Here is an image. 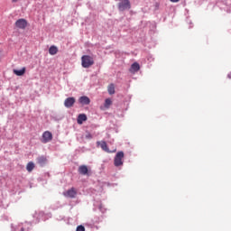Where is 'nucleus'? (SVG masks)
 Returning a JSON list of instances; mask_svg holds the SVG:
<instances>
[{"label":"nucleus","mask_w":231,"mask_h":231,"mask_svg":"<svg viewBox=\"0 0 231 231\" xmlns=\"http://www.w3.org/2000/svg\"><path fill=\"white\" fill-rule=\"evenodd\" d=\"M95 64V60L89 55H83L81 57L82 68H91Z\"/></svg>","instance_id":"f257e3e1"},{"label":"nucleus","mask_w":231,"mask_h":231,"mask_svg":"<svg viewBox=\"0 0 231 231\" xmlns=\"http://www.w3.org/2000/svg\"><path fill=\"white\" fill-rule=\"evenodd\" d=\"M124 152H118L116 154V157L114 159V165L116 167H120L122 165H124Z\"/></svg>","instance_id":"f03ea898"},{"label":"nucleus","mask_w":231,"mask_h":231,"mask_svg":"<svg viewBox=\"0 0 231 231\" xmlns=\"http://www.w3.org/2000/svg\"><path fill=\"white\" fill-rule=\"evenodd\" d=\"M131 8V2L129 0H121L118 4V9L120 12H124L125 10H129Z\"/></svg>","instance_id":"7ed1b4c3"},{"label":"nucleus","mask_w":231,"mask_h":231,"mask_svg":"<svg viewBox=\"0 0 231 231\" xmlns=\"http://www.w3.org/2000/svg\"><path fill=\"white\" fill-rule=\"evenodd\" d=\"M53 140V134L50 131H45L42 134V143H48V142H51Z\"/></svg>","instance_id":"20e7f679"},{"label":"nucleus","mask_w":231,"mask_h":231,"mask_svg":"<svg viewBox=\"0 0 231 231\" xmlns=\"http://www.w3.org/2000/svg\"><path fill=\"white\" fill-rule=\"evenodd\" d=\"M15 26L20 30H24L28 26V22L24 19H19L15 22Z\"/></svg>","instance_id":"39448f33"},{"label":"nucleus","mask_w":231,"mask_h":231,"mask_svg":"<svg viewBox=\"0 0 231 231\" xmlns=\"http://www.w3.org/2000/svg\"><path fill=\"white\" fill-rule=\"evenodd\" d=\"M47 162H48V158H46V156L44 155L39 156L36 159V163H38V165H40L41 167H44Z\"/></svg>","instance_id":"423d86ee"},{"label":"nucleus","mask_w":231,"mask_h":231,"mask_svg":"<svg viewBox=\"0 0 231 231\" xmlns=\"http://www.w3.org/2000/svg\"><path fill=\"white\" fill-rule=\"evenodd\" d=\"M63 196H65V198H75V196H77V190L75 189V188H71L70 189L63 192Z\"/></svg>","instance_id":"0eeeda50"},{"label":"nucleus","mask_w":231,"mask_h":231,"mask_svg":"<svg viewBox=\"0 0 231 231\" xmlns=\"http://www.w3.org/2000/svg\"><path fill=\"white\" fill-rule=\"evenodd\" d=\"M75 102H76L75 97H68L64 101V106L65 107H68V108L73 107V106H75Z\"/></svg>","instance_id":"6e6552de"},{"label":"nucleus","mask_w":231,"mask_h":231,"mask_svg":"<svg viewBox=\"0 0 231 231\" xmlns=\"http://www.w3.org/2000/svg\"><path fill=\"white\" fill-rule=\"evenodd\" d=\"M79 102L82 106H89V104H91V99H89V97L87 96H82L79 97Z\"/></svg>","instance_id":"1a4fd4ad"},{"label":"nucleus","mask_w":231,"mask_h":231,"mask_svg":"<svg viewBox=\"0 0 231 231\" xmlns=\"http://www.w3.org/2000/svg\"><path fill=\"white\" fill-rule=\"evenodd\" d=\"M97 144L100 145L102 151H105V152H111V151H109V147H107V143H106V141H97Z\"/></svg>","instance_id":"9d476101"},{"label":"nucleus","mask_w":231,"mask_h":231,"mask_svg":"<svg viewBox=\"0 0 231 231\" xmlns=\"http://www.w3.org/2000/svg\"><path fill=\"white\" fill-rule=\"evenodd\" d=\"M130 71H131V73H136V72L140 71V64L138 62L133 63L130 68Z\"/></svg>","instance_id":"9b49d317"},{"label":"nucleus","mask_w":231,"mask_h":231,"mask_svg":"<svg viewBox=\"0 0 231 231\" xmlns=\"http://www.w3.org/2000/svg\"><path fill=\"white\" fill-rule=\"evenodd\" d=\"M86 120H88V116H86V114H79L77 122L81 125V124H84Z\"/></svg>","instance_id":"f8f14e48"},{"label":"nucleus","mask_w":231,"mask_h":231,"mask_svg":"<svg viewBox=\"0 0 231 231\" xmlns=\"http://www.w3.org/2000/svg\"><path fill=\"white\" fill-rule=\"evenodd\" d=\"M78 172H79L80 174H82V176H86L88 172V166L86 165H81L79 167Z\"/></svg>","instance_id":"ddd939ff"},{"label":"nucleus","mask_w":231,"mask_h":231,"mask_svg":"<svg viewBox=\"0 0 231 231\" xmlns=\"http://www.w3.org/2000/svg\"><path fill=\"white\" fill-rule=\"evenodd\" d=\"M13 73H14V75H16L17 77H23V75H24V73H26V68H23L22 69L18 70V69H14Z\"/></svg>","instance_id":"4468645a"},{"label":"nucleus","mask_w":231,"mask_h":231,"mask_svg":"<svg viewBox=\"0 0 231 231\" xmlns=\"http://www.w3.org/2000/svg\"><path fill=\"white\" fill-rule=\"evenodd\" d=\"M49 53L50 55H57V53H59V49L55 45H52L49 49Z\"/></svg>","instance_id":"2eb2a0df"},{"label":"nucleus","mask_w":231,"mask_h":231,"mask_svg":"<svg viewBox=\"0 0 231 231\" xmlns=\"http://www.w3.org/2000/svg\"><path fill=\"white\" fill-rule=\"evenodd\" d=\"M33 169H35V164L33 163V162H28L26 166V171H28V172H32Z\"/></svg>","instance_id":"dca6fc26"},{"label":"nucleus","mask_w":231,"mask_h":231,"mask_svg":"<svg viewBox=\"0 0 231 231\" xmlns=\"http://www.w3.org/2000/svg\"><path fill=\"white\" fill-rule=\"evenodd\" d=\"M113 104V101L111 100V98H106L105 100V107L106 109H109V107L111 106V105Z\"/></svg>","instance_id":"f3484780"},{"label":"nucleus","mask_w":231,"mask_h":231,"mask_svg":"<svg viewBox=\"0 0 231 231\" xmlns=\"http://www.w3.org/2000/svg\"><path fill=\"white\" fill-rule=\"evenodd\" d=\"M107 91H108L109 95H115V85L110 84L107 88Z\"/></svg>","instance_id":"a211bd4d"},{"label":"nucleus","mask_w":231,"mask_h":231,"mask_svg":"<svg viewBox=\"0 0 231 231\" xmlns=\"http://www.w3.org/2000/svg\"><path fill=\"white\" fill-rule=\"evenodd\" d=\"M76 231H86V227L82 225L78 226Z\"/></svg>","instance_id":"6ab92c4d"},{"label":"nucleus","mask_w":231,"mask_h":231,"mask_svg":"<svg viewBox=\"0 0 231 231\" xmlns=\"http://www.w3.org/2000/svg\"><path fill=\"white\" fill-rule=\"evenodd\" d=\"M85 138L87 140H91L93 138V135L90 133H87L86 135H85Z\"/></svg>","instance_id":"aec40b11"},{"label":"nucleus","mask_w":231,"mask_h":231,"mask_svg":"<svg viewBox=\"0 0 231 231\" xmlns=\"http://www.w3.org/2000/svg\"><path fill=\"white\" fill-rule=\"evenodd\" d=\"M171 3H180V0H170Z\"/></svg>","instance_id":"412c9836"},{"label":"nucleus","mask_w":231,"mask_h":231,"mask_svg":"<svg viewBox=\"0 0 231 231\" xmlns=\"http://www.w3.org/2000/svg\"><path fill=\"white\" fill-rule=\"evenodd\" d=\"M13 1V3H17V1H19V0H12Z\"/></svg>","instance_id":"4be33fe9"},{"label":"nucleus","mask_w":231,"mask_h":231,"mask_svg":"<svg viewBox=\"0 0 231 231\" xmlns=\"http://www.w3.org/2000/svg\"><path fill=\"white\" fill-rule=\"evenodd\" d=\"M229 79H231V75H228Z\"/></svg>","instance_id":"5701e85b"},{"label":"nucleus","mask_w":231,"mask_h":231,"mask_svg":"<svg viewBox=\"0 0 231 231\" xmlns=\"http://www.w3.org/2000/svg\"><path fill=\"white\" fill-rule=\"evenodd\" d=\"M229 79H231V75H228Z\"/></svg>","instance_id":"b1692460"}]
</instances>
